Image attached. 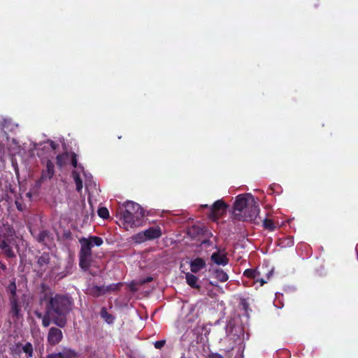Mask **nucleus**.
I'll use <instances>...</instances> for the list:
<instances>
[{"label":"nucleus","mask_w":358,"mask_h":358,"mask_svg":"<svg viewBox=\"0 0 358 358\" xmlns=\"http://www.w3.org/2000/svg\"><path fill=\"white\" fill-rule=\"evenodd\" d=\"M15 127H17V125H15L10 118L3 117L0 122V130L4 132L6 131H13Z\"/></svg>","instance_id":"aec40b11"},{"label":"nucleus","mask_w":358,"mask_h":358,"mask_svg":"<svg viewBox=\"0 0 358 358\" xmlns=\"http://www.w3.org/2000/svg\"><path fill=\"white\" fill-rule=\"evenodd\" d=\"M132 240L136 243H141L147 241L144 231L139 232L132 236Z\"/></svg>","instance_id":"a878e982"},{"label":"nucleus","mask_w":358,"mask_h":358,"mask_svg":"<svg viewBox=\"0 0 358 358\" xmlns=\"http://www.w3.org/2000/svg\"><path fill=\"white\" fill-rule=\"evenodd\" d=\"M227 205L222 200H217L210 207L209 217L216 221L220 216L226 213Z\"/></svg>","instance_id":"0eeeda50"},{"label":"nucleus","mask_w":358,"mask_h":358,"mask_svg":"<svg viewBox=\"0 0 358 358\" xmlns=\"http://www.w3.org/2000/svg\"><path fill=\"white\" fill-rule=\"evenodd\" d=\"M211 262L217 265L224 266L229 263V258L224 250L217 249L210 256Z\"/></svg>","instance_id":"1a4fd4ad"},{"label":"nucleus","mask_w":358,"mask_h":358,"mask_svg":"<svg viewBox=\"0 0 358 358\" xmlns=\"http://www.w3.org/2000/svg\"><path fill=\"white\" fill-rule=\"evenodd\" d=\"M58 145L54 141L48 140L43 143L35 144L34 149L38 150L37 155L42 156L43 154L51 155L57 148Z\"/></svg>","instance_id":"6e6552de"},{"label":"nucleus","mask_w":358,"mask_h":358,"mask_svg":"<svg viewBox=\"0 0 358 358\" xmlns=\"http://www.w3.org/2000/svg\"><path fill=\"white\" fill-rule=\"evenodd\" d=\"M15 205H16L17 208L19 210H22V206H21V204L18 201H15Z\"/></svg>","instance_id":"f704fd0d"},{"label":"nucleus","mask_w":358,"mask_h":358,"mask_svg":"<svg viewBox=\"0 0 358 358\" xmlns=\"http://www.w3.org/2000/svg\"><path fill=\"white\" fill-rule=\"evenodd\" d=\"M144 217L145 211L139 204L130 201L125 203V210L122 219L124 227L127 230L141 226Z\"/></svg>","instance_id":"7ed1b4c3"},{"label":"nucleus","mask_w":358,"mask_h":358,"mask_svg":"<svg viewBox=\"0 0 358 358\" xmlns=\"http://www.w3.org/2000/svg\"><path fill=\"white\" fill-rule=\"evenodd\" d=\"M289 243H290V245H292L294 244V243H293V241H292V240H290V241H289Z\"/></svg>","instance_id":"e433bc0d"},{"label":"nucleus","mask_w":358,"mask_h":358,"mask_svg":"<svg viewBox=\"0 0 358 358\" xmlns=\"http://www.w3.org/2000/svg\"><path fill=\"white\" fill-rule=\"evenodd\" d=\"M122 285L121 283H113L109 285L105 286V292L109 293L113 291H115L119 289V287Z\"/></svg>","instance_id":"cd10ccee"},{"label":"nucleus","mask_w":358,"mask_h":358,"mask_svg":"<svg viewBox=\"0 0 358 358\" xmlns=\"http://www.w3.org/2000/svg\"><path fill=\"white\" fill-rule=\"evenodd\" d=\"M208 271L220 282H224L229 279L227 273L221 268H214L213 266H210Z\"/></svg>","instance_id":"dca6fc26"},{"label":"nucleus","mask_w":358,"mask_h":358,"mask_svg":"<svg viewBox=\"0 0 358 358\" xmlns=\"http://www.w3.org/2000/svg\"><path fill=\"white\" fill-rule=\"evenodd\" d=\"M193 273H194L188 272L185 274L186 282L192 288L199 289L200 285L199 283V278Z\"/></svg>","instance_id":"a211bd4d"},{"label":"nucleus","mask_w":358,"mask_h":358,"mask_svg":"<svg viewBox=\"0 0 358 358\" xmlns=\"http://www.w3.org/2000/svg\"><path fill=\"white\" fill-rule=\"evenodd\" d=\"M21 348H22V343H15L10 348V354L13 357L20 356V355L22 354Z\"/></svg>","instance_id":"393cba45"},{"label":"nucleus","mask_w":358,"mask_h":358,"mask_svg":"<svg viewBox=\"0 0 358 358\" xmlns=\"http://www.w3.org/2000/svg\"><path fill=\"white\" fill-rule=\"evenodd\" d=\"M165 344V341H157L155 342L154 346L156 349H161Z\"/></svg>","instance_id":"473e14b6"},{"label":"nucleus","mask_w":358,"mask_h":358,"mask_svg":"<svg viewBox=\"0 0 358 358\" xmlns=\"http://www.w3.org/2000/svg\"><path fill=\"white\" fill-rule=\"evenodd\" d=\"M21 352L22 353L25 354L26 358L32 357L34 354V348L32 344L29 342L22 343Z\"/></svg>","instance_id":"4be33fe9"},{"label":"nucleus","mask_w":358,"mask_h":358,"mask_svg":"<svg viewBox=\"0 0 358 358\" xmlns=\"http://www.w3.org/2000/svg\"><path fill=\"white\" fill-rule=\"evenodd\" d=\"M76 352L70 348H64L61 352L49 355L47 358H75Z\"/></svg>","instance_id":"2eb2a0df"},{"label":"nucleus","mask_w":358,"mask_h":358,"mask_svg":"<svg viewBox=\"0 0 358 358\" xmlns=\"http://www.w3.org/2000/svg\"><path fill=\"white\" fill-rule=\"evenodd\" d=\"M80 250L79 252V264L85 271L88 270L92 259V248L94 246H100L103 240L99 236H91L89 238L83 237L79 239Z\"/></svg>","instance_id":"20e7f679"},{"label":"nucleus","mask_w":358,"mask_h":358,"mask_svg":"<svg viewBox=\"0 0 358 358\" xmlns=\"http://www.w3.org/2000/svg\"><path fill=\"white\" fill-rule=\"evenodd\" d=\"M11 241L12 240L8 238H2L0 242V249L2 250L3 253L9 258L15 257V253L11 246Z\"/></svg>","instance_id":"f8f14e48"},{"label":"nucleus","mask_w":358,"mask_h":358,"mask_svg":"<svg viewBox=\"0 0 358 358\" xmlns=\"http://www.w3.org/2000/svg\"><path fill=\"white\" fill-rule=\"evenodd\" d=\"M0 268L2 269V270H6V265H4L3 264H2L1 262H0Z\"/></svg>","instance_id":"c9c22d12"},{"label":"nucleus","mask_w":358,"mask_h":358,"mask_svg":"<svg viewBox=\"0 0 358 358\" xmlns=\"http://www.w3.org/2000/svg\"><path fill=\"white\" fill-rule=\"evenodd\" d=\"M143 231L147 241L158 238L162 234V229L159 226L151 227Z\"/></svg>","instance_id":"ddd939ff"},{"label":"nucleus","mask_w":358,"mask_h":358,"mask_svg":"<svg viewBox=\"0 0 358 358\" xmlns=\"http://www.w3.org/2000/svg\"><path fill=\"white\" fill-rule=\"evenodd\" d=\"M273 268L266 272L264 268L257 269H246L243 275L249 278H252L255 282H259L260 286L264 285L273 275Z\"/></svg>","instance_id":"423d86ee"},{"label":"nucleus","mask_w":358,"mask_h":358,"mask_svg":"<svg viewBox=\"0 0 358 358\" xmlns=\"http://www.w3.org/2000/svg\"><path fill=\"white\" fill-rule=\"evenodd\" d=\"M263 226L266 229H268L271 231H274L275 229V225L271 220L265 218L263 220Z\"/></svg>","instance_id":"bb28decb"},{"label":"nucleus","mask_w":358,"mask_h":358,"mask_svg":"<svg viewBox=\"0 0 358 358\" xmlns=\"http://www.w3.org/2000/svg\"><path fill=\"white\" fill-rule=\"evenodd\" d=\"M63 338L62 331L57 327H51L48 334V341L52 345L58 344Z\"/></svg>","instance_id":"9d476101"},{"label":"nucleus","mask_w":358,"mask_h":358,"mask_svg":"<svg viewBox=\"0 0 358 358\" xmlns=\"http://www.w3.org/2000/svg\"><path fill=\"white\" fill-rule=\"evenodd\" d=\"M98 215L100 217L106 219L109 217V212L106 208L102 207L98 210Z\"/></svg>","instance_id":"c85d7f7f"},{"label":"nucleus","mask_w":358,"mask_h":358,"mask_svg":"<svg viewBox=\"0 0 358 358\" xmlns=\"http://www.w3.org/2000/svg\"><path fill=\"white\" fill-rule=\"evenodd\" d=\"M206 266L203 259L197 257L189 262V266L192 273H196L204 268Z\"/></svg>","instance_id":"4468645a"},{"label":"nucleus","mask_w":358,"mask_h":358,"mask_svg":"<svg viewBox=\"0 0 358 358\" xmlns=\"http://www.w3.org/2000/svg\"><path fill=\"white\" fill-rule=\"evenodd\" d=\"M69 159L68 153H63L57 156V164L59 167L63 166Z\"/></svg>","instance_id":"b1692460"},{"label":"nucleus","mask_w":358,"mask_h":358,"mask_svg":"<svg viewBox=\"0 0 358 358\" xmlns=\"http://www.w3.org/2000/svg\"><path fill=\"white\" fill-rule=\"evenodd\" d=\"M89 292L90 294L94 296H99L105 294V286H92L90 288H89Z\"/></svg>","instance_id":"5701e85b"},{"label":"nucleus","mask_w":358,"mask_h":358,"mask_svg":"<svg viewBox=\"0 0 358 358\" xmlns=\"http://www.w3.org/2000/svg\"><path fill=\"white\" fill-rule=\"evenodd\" d=\"M50 255L48 253H43L38 259V265L40 266V271L43 272L50 262Z\"/></svg>","instance_id":"412c9836"},{"label":"nucleus","mask_w":358,"mask_h":358,"mask_svg":"<svg viewBox=\"0 0 358 358\" xmlns=\"http://www.w3.org/2000/svg\"><path fill=\"white\" fill-rule=\"evenodd\" d=\"M39 297L40 305L44 307V313L35 310L37 318L42 320V325L48 327L51 322L63 328L67 323V315L72 311L74 301L67 294H54L48 287L42 286Z\"/></svg>","instance_id":"f257e3e1"},{"label":"nucleus","mask_w":358,"mask_h":358,"mask_svg":"<svg viewBox=\"0 0 358 358\" xmlns=\"http://www.w3.org/2000/svg\"><path fill=\"white\" fill-rule=\"evenodd\" d=\"M101 316H102L103 318H105V319H106V321L108 323H109V324H110V323H112V322H113V320H114V317H113L112 315H110L108 314V313H106V310H103L101 311Z\"/></svg>","instance_id":"2f4dec72"},{"label":"nucleus","mask_w":358,"mask_h":358,"mask_svg":"<svg viewBox=\"0 0 358 358\" xmlns=\"http://www.w3.org/2000/svg\"><path fill=\"white\" fill-rule=\"evenodd\" d=\"M15 231L14 229L10 225H3L0 231V236L2 238H8L9 239L13 240V236H15Z\"/></svg>","instance_id":"6ab92c4d"},{"label":"nucleus","mask_w":358,"mask_h":358,"mask_svg":"<svg viewBox=\"0 0 358 358\" xmlns=\"http://www.w3.org/2000/svg\"><path fill=\"white\" fill-rule=\"evenodd\" d=\"M48 237V232L47 231H42L37 236V241L40 243H45L46 238Z\"/></svg>","instance_id":"c756f323"},{"label":"nucleus","mask_w":358,"mask_h":358,"mask_svg":"<svg viewBox=\"0 0 358 358\" xmlns=\"http://www.w3.org/2000/svg\"><path fill=\"white\" fill-rule=\"evenodd\" d=\"M10 315L13 317L19 318L21 311V306L17 299L10 298Z\"/></svg>","instance_id":"f3484780"},{"label":"nucleus","mask_w":358,"mask_h":358,"mask_svg":"<svg viewBox=\"0 0 358 358\" xmlns=\"http://www.w3.org/2000/svg\"><path fill=\"white\" fill-rule=\"evenodd\" d=\"M208 358H223V357L218 353H211L208 355Z\"/></svg>","instance_id":"72a5a7b5"},{"label":"nucleus","mask_w":358,"mask_h":358,"mask_svg":"<svg viewBox=\"0 0 358 358\" xmlns=\"http://www.w3.org/2000/svg\"><path fill=\"white\" fill-rule=\"evenodd\" d=\"M259 213V207L250 194L236 196L233 210L234 220L238 221H254Z\"/></svg>","instance_id":"f03ea898"},{"label":"nucleus","mask_w":358,"mask_h":358,"mask_svg":"<svg viewBox=\"0 0 358 358\" xmlns=\"http://www.w3.org/2000/svg\"><path fill=\"white\" fill-rule=\"evenodd\" d=\"M55 175L54 164L50 160L46 162L45 169L43 170L41 176L38 180V182H42L44 180L51 179Z\"/></svg>","instance_id":"9b49d317"},{"label":"nucleus","mask_w":358,"mask_h":358,"mask_svg":"<svg viewBox=\"0 0 358 358\" xmlns=\"http://www.w3.org/2000/svg\"><path fill=\"white\" fill-rule=\"evenodd\" d=\"M71 164L74 167L72 176L76 185V189L80 192L83 189V182L85 181V188L87 189L90 187L95 185L92 181V176L90 173H87L82 165L78 164L77 156L73 153L71 155Z\"/></svg>","instance_id":"39448f33"},{"label":"nucleus","mask_w":358,"mask_h":358,"mask_svg":"<svg viewBox=\"0 0 358 358\" xmlns=\"http://www.w3.org/2000/svg\"><path fill=\"white\" fill-rule=\"evenodd\" d=\"M203 207H205V208H207L208 207V205H203L202 206Z\"/></svg>","instance_id":"4c0bfd02"},{"label":"nucleus","mask_w":358,"mask_h":358,"mask_svg":"<svg viewBox=\"0 0 358 358\" xmlns=\"http://www.w3.org/2000/svg\"><path fill=\"white\" fill-rule=\"evenodd\" d=\"M9 290L11 294L10 298L17 299L16 295L17 287L15 282H12L10 283V285H9Z\"/></svg>","instance_id":"7c9ffc66"}]
</instances>
